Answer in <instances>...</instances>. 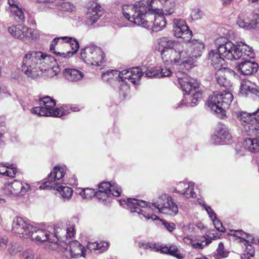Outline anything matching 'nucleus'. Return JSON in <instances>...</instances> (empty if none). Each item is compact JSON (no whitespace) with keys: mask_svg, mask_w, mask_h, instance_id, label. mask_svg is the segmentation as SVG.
<instances>
[{"mask_svg":"<svg viewBox=\"0 0 259 259\" xmlns=\"http://www.w3.org/2000/svg\"><path fill=\"white\" fill-rule=\"evenodd\" d=\"M184 42H178L167 37L157 40L155 50L160 53L163 62L166 65H178L179 70L186 68L183 73L195 67L196 59L200 57L205 49L202 41L192 39L193 33H175Z\"/></svg>","mask_w":259,"mask_h":259,"instance_id":"f257e3e1","label":"nucleus"},{"mask_svg":"<svg viewBox=\"0 0 259 259\" xmlns=\"http://www.w3.org/2000/svg\"><path fill=\"white\" fill-rule=\"evenodd\" d=\"M58 57L57 60L50 55L41 51H29L24 56L22 62V70L28 77L32 78L41 75L53 77L58 74L60 69L57 61L68 59L72 56L70 51L61 53L55 50L51 51Z\"/></svg>","mask_w":259,"mask_h":259,"instance_id":"f03ea898","label":"nucleus"},{"mask_svg":"<svg viewBox=\"0 0 259 259\" xmlns=\"http://www.w3.org/2000/svg\"><path fill=\"white\" fill-rule=\"evenodd\" d=\"M127 204V208L132 212H137L140 215L143 216L147 220L153 221L160 220L162 224L169 232H171L176 229L174 223H169L166 221L160 219L157 215L151 213L155 210L159 212L169 215H175L178 212L177 204L172 200L171 198L167 194L160 196L155 203L148 204L147 202L134 198H130L127 201H123Z\"/></svg>","mask_w":259,"mask_h":259,"instance_id":"7ed1b4c3","label":"nucleus"},{"mask_svg":"<svg viewBox=\"0 0 259 259\" xmlns=\"http://www.w3.org/2000/svg\"><path fill=\"white\" fill-rule=\"evenodd\" d=\"M226 69L217 70L215 74L218 84L224 89L222 92H213L209 96L207 102L208 106L221 118L225 115L226 109L229 107L233 99V96L230 92L232 84L227 79L225 72Z\"/></svg>","mask_w":259,"mask_h":259,"instance_id":"20e7f679","label":"nucleus"},{"mask_svg":"<svg viewBox=\"0 0 259 259\" xmlns=\"http://www.w3.org/2000/svg\"><path fill=\"white\" fill-rule=\"evenodd\" d=\"M159 0H142L135 3L131 9L132 17L131 22L138 26L149 28V22L145 19L148 14L160 12L154 4Z\"/></svg>","mask_w":259,"mask_h":259,"instance_id":"39448f33","label":"nucleus"},{"mask_svg":"<svg viewBox=\"0 0 259 259\" xmlns=\"http://www.w3.org/2000/svg\"><path fill=\"white\" fill-rule=\"evenodd\" d=\"M38 107L32 109V112L39 116H52L59 117L69 114V110L74 112L79 111L78 107H69L67 106L62 107L61 109L54 108L56 105L55 101L49 96L40 98Z\"/></svg>","mask_w":259,"mask_h":259,"instance_id":"423d86ee","label":"nucleus"},{"mask_svg":"<svg viewBox=\"0 0 259 259\" xmlns=\"http://www.w3.org/2000/svg\"><path fill=\"white\" fill-rule=\"evenodd\" d=\"M81 57L87 64L100 66L104 62L105 55L102 50L96 46L87 47L81 50Z\"/></svg>","mask_w":259,"mask_h":259,"instance_id":"0eeeda50","label":"nucleus"},{"mask_svg":"<svg viewBox=\"0 0 259 259\" xmlns=\"http://www.w3.org/2000/svg\"><path fill=\"white\" fill-rule=\"evenodd\" d=\"M34 229V226L21 217H16L13 220L12 231L19 237L26 239L30 238Z\"/></svg>","mask_w":259,"mask_h":259,"instance_id":"6e6552de","label":"nucleus"},{"mask_svg":"<svg viewBox=\"0 0 259 259\" xmlns=\"http://www.w3.org/2000/svg\"><path fill=\"white\" fill-rule=\"evenodd\" d=\"M4 193L10 197L22 196L30 190L28 184L17 180L6 183L3 187Z\"/></svg>","mask_w":259,"mask_h":259,"instance_id":"1a4fd4ad","label":"nucleus"},{"mask_svg":"<svg viewBox=\"0 0 259 259\" xmlns=\"http://www.w3.org/2000/svg\"><path fill=\"white\" fill-rule=\"evenodd\" d=\"M232 136L228 127L222 123L218 124L215 134L211 136L210 142L214 145H224L230 143Z\"/></svg>","mask_w":259,"mask_h":259,"instance_id":"9d476101","label":"nucleus"},{"mask_svg":"<svg viewBox=\"0 0 259 259\" xmlns=\"http://www.w3.org/2000/svg\"><path fill=\"white\" fill-rule=\"evenodd\" d=\"M242 48L240 47L239 43L236 45L232 42H229L225 47L220 49V53L223 57L230 60H235L243 57Z\"/></svg>","mask_w":259,"mask_h":259,"instance_id":"9b49d317","label":"nucleus"},{"mask_svg":"<svg viewBox=\"0 0 259 259\" xmlns=\"http://www.w3.org/2000/svg\"><path fill=\"white\" fill-rule=\"evenodd\" d=\"M258 112L259 108L251 113L240 112L237 113V117L241 121L248 125V131H257L259 128V122L255 115Z\"/></svg>","mask_w":259,"mask_h":259,"instance_id":"f8f14e48","label":"nucleus"},{"mask_svg":"<svg viewBox=\"0 0 259 259\" xmlns=\"http://www.w3.org/2000/svg\"><path fill=\"white\" fill-rule=\"evenodd\" d=\"M243 146L245 150L248 151L252 154V162L258 166L259 140L257 138H246L244 140Z\"/></svg>","mask_w":259,"mask_h":259,"instance_id":"ddd939ff","label":"nucleus"},{"mask_svg":"<svg viewBox=\"0 0 259 259\" xmlns=\"http://www.w3.org/2000/svg\"><path fill=\"white\" fill-rule=\"evenodd\" d=\"M160 12L154 13V21L153 23L152 27L150 29L153 32H158L162 30L166 26V21L164 15H169L174 12L172 9H169L168 11L164 10V11L161 9H159Z\"/></svg>","mask_w":259,"mask_h":259,"instance_id":"4468645a","label":"nucleus"},{"mask_svg":"<svg viewBox=\"0 0 259 259\" xmlns=\"http://www.w3.org/2000/svg\"><path fill=\"white\" fill-rule=\"evenodd\" d=\"M176 84L180 85L182 90L188 95L198 89V83L196 80L186 75L184 77L178 76Z\"/></svg>","mask_w":259,"mask_h":259,"instance_id":"2eb2a0df","label":"nucleus"},{"mask_svg":"<svg viewBox=\"0 0 259 259\" xmlns=\"http://www.w3.org/2000/svg\"><path fill=\"white\" fill-rule=\"evenodd\" d=\"M54 229V234L57 243L61 242L67 244V239L73 237L75 233L74 226H71L66 229L55 226Z\"/></svg>","mask_w":259,"mask_h":259,"instance_id":"dca6fc26","label":"nucleus"},{"mask_svg":"<svg viewBox=\"0 0 259 259\" xmlns=\"http://www.w3.org/2000/svg\"><path fill=\"white\" fill-rule=\"evenodd\" d=\"M34 230L32 232V235L30 238L36 242H42L49 241L50 242L57 243L56 238L54 235L53 238L50 237V232L44 229H38L35 227Z\"/></svg>","mask_w":259,"mask_h":259,"instance_id":"f3484780","label":"nucleus"},{"mask_svg":"<svg viewBox=\"0 0 259 259\" xmlns=\"http://www.w3.org/2000/svg\"><path fill=\"white\" fill-rule=\"evenodd\" d=\"M258 66L257 63L250 61H245L238 63L236 68L241 74L248 75L256 72Z\"/></svg>","mask_w":259,"mask_h":259,"instance_id":"a211bd4d","label":"nucleus"},{"mask_svg":"<svg viewBox=\"0 0 259 259\" xmlns=\"http://www.w3.org/2000/svg\"><path fill=\"white\" fill-rule=\"evenodd\" d=\"M65 174L64 168L60 166H55L48 176L46 181L39 186L40 189H45L50 187L51 182L59 180L62 178Z\"/></svg>","mask_w":259,"mask_h":259,"instance_id":"6ab92c4d","label":"nucleus"},{"mask_svg":"<svg viewBox=\"0 0 259 259\" xmlns=\"http://www.w3.org/2000/svg\"><path fill=\"white\" fill-rule=\"evenodd\" d=\"M258 18L259 15L255 13L253 16L252 20L250 21L243 14H241L238 17L237 24L240 27L248 30L251 28H255L257 26Z\"/></svg>","mask_w":259,"mask_h":259,"instance_id":"aec40b11","label":"nucleus"},{"mask_svg":"<svg viewBox=\"0 0 259 259\" xmlns=\"http://www.w3.org/2000/svg\"><path fill=\"white\" fill-rule=\"evenodd\" d=\"M221 53L211 50L208 54V59L211 65L217 70L226 69L225 60L221 57Z\"/></svg>","mask_w":259,"mask_h":259,"instance_id":"412c9836","label":"nucleus"},{"mask_svg":"<svg viewBox=\"0 0 259 259\" xmlns=\"http://www.w3.org/2000/svg\"><path fill=\"white\" fill-rule=\"evenodd\" d=\"M84 74L79 70L67 68L64 69L63 71V76L65 79L69 82H76L82 79Z\"/></svg>","mask_w":259,"mask_h":259,"instance_id":"4be33fe9","label":"nucleus"},{"mask_svg":"<svg viewBox=\"0 0 259 259\" xmlns=\"http://www.w3.org/2000/svg\"><path fill=\"white\" fill-rule=\"evenodd\" d=\"M192 95L189 98V100L186 97L183 98L178 105L179 107L184 106L187 107H193L197 104V102L201 99L202 95L200 90L198 89L194 91Z\"/></svg>","mask_w":259,"mask_h":259,"instance_id":"5701e85b","label":"nucleus"},{"mask_svg":"<svg viewBox=\"0 0 259 259\" xmlns=\"http://www.w3.org/2000/svg\"><path fill=\"white\" fill-rule=\"evenodd\" d=\"M257 85L256 83L249 80L244 81L240 86V92L242 94L248 96L249 94H252L257 96L259 93L257 89Z\"/></svg>","mask_w":259,"mask_h":259,"instance_id":"b1692460","label":"nucleus"},{"mask_svg":"<svg viewBox=\"0 0 259 259\" xmlns=\"http://www.w3.org/2000/svg\"><path fill=\"white\" fill-rule=\"evenodd\" d=\"M66 249H69L72 257L81 256L83 253V247L77 241L73 240L68 242Z\"/></svg>","mask_w":259,"mask_h":259,"instance_id":"393cba45","label":"nucleus"},{"mask_svg":"<svg viewBox=\"0 0 259 259\" xmlns=\"http://www.w3.org/2000/svg\"><path fill=\"white\" fill-rule=\"evenodd\" d=\"M108 182H102L99 185V190L95 192V197L99 200L105 201L110 197V191L107 190L106 188L109 187Z\"/></svg>","mask_w":259,"mask_h":259,"instance_id":"a878e982","label":"nucleus"},{"mask_svg":"<svg viewBox=\"0 0 259 259\" xmlns=\"http://www.w3.org/2000/svg\"><path fill=\"white\" fill-rule=\"evenodd\" d=\"M160 252L168 254L177 257L178 259H182L183 257V256L180 253L177 246L175 245L162 247L161 248H160Z\"/></svg>","mask_w":259,"mask_h":259,"instance_id":"bb28decb","label":"nucleus"},{"mask_svg":"<svg viewBox=\"0 0 259 259\" xmlns=\"http://www.w3.org/2000/svg\"><path fill=\"white\" fill-rule=\"evenodd\" d=\"M174 27L175 32H192L186 21L183 19H174Z\"/></svg>","mask_w":259,"mask_h":259,"instance_id":"cd10ccee","label":"nucleus"},{"mask_svg":"<svg viewBox=\"0 0 259 259\" xmlns=\"http://www.w3.org/2000/svg\"><path fill=\"white\" fill-rule=\"evenodd\" d=\"M102 78L107 81L115 80L120 84V72L117 70H110L106 71L103 74Z\"/></svg>","mask_w":259,"mask_h":259,"instance_id":"c85d7f7f","label":"nucleus"},{"mask_svg":"<svg viewBox=\"0 0 259 259\" xmlns=\"http://www.w3.org/2000/svg\"><path fill=\"white\" fill-rule=\"evenodd\" d=\"M10 12L11 13V15L14 17V19L17 22L25 21V9H23L20 6L15 8L14 7L13 9H11Z\"/></svg>","mask_w":259,"mask_h":259,"instance_id":"c756f323","label":"nucleus"},{"mask_svg":"<svg viewBox=\"0 0 259 259\" xmlns=\"http://www.w3.org/2000/svg\"><path fill=\"white\" fill-rule=\"evenodd\" d=\"M55 4L57 9L61 11L69 12L73 11L75 9L72 4L63 0H56Z\"/></svg>","mask_w":259,"mask_h":259,"instance_id":"7c9ffc66","label":"nucleus"},{"mask_svg":"<svg viewBox=\"0 0 259 259\" xmlns=\"http://www.w3.org/2000/svg\"><path fill=\"white\" fill-rule=\"evenodd\" d=\"M54 188L59 192L64 200H68L71 198L73 193V191L71 188L58 185L56 187H54Z\"/></svg>","mask_w":259,"mask_h":259,"instance_id":"2f4dec72","label":"nucleus"},{"mask_svg":"<svg viewBox=\"0 0 259 259\" xmlns=\"http://www.w3.org/2000/svg\"><path fill=\"white\" fill-rule=\"evenodd\" d=\"M128 73L131 75V82L134 84H138L144 74V72L139 67H135L131 69V72Z\"/></svg>","mask_w":259,"mask_h":259,"instance_id":"473e14b6","label":"nucleus"},{"mask_svg":"<svg viewBox=\"0 0 259 259\" xmlns=\"http://www.w3.org/2000/svg\"><path fill=\"white\" fill-rule=\"evenodd\" d=\"M12 35L17 39L24 41H30L36 40L37 39V33H11Z\"/></svg>","mask_w":259,"mask_h":259,"instance_id":"72a5a7b5","label":"nucleus"},{"mask_svg":"<svg viewBox=\"0 0 259 259\" xmlns=\"http://www.w3.org/2000/svg\"><path fill=\"white\" fill-rule=\"evenodd\" d=\"M228 234L229 235L237 237L239 239V242L241 244L247 243L246 238H248V234L243 232L242 230H231L228 233Z\"/></svg>","mask_w":259,"mask_h":259,"instance_id":"f704fd0d","label":"nucleus"},{"mask_svg":"<svg viewBox=\"0 0 259 259\" xmlns=\"http://www.w3.org/2000/svg\"><path fill=\"white\" fill-rule=\"evenodd\" d=\"M70 38L69 36H62L55 37L52 41L50 45V51H54L55 49V47L58 45H62L64 44L66 46L67 42L69 41Z\"/></svg>","mask_w":259,"mask_h":259,"instance_id":"c9c22d12","label":"nucleus"},{"mask_svg":"<svg viewBox=\"0 0 259 259\" xmlns=\"http://www.w3.org/2000/svg\"><path fill=\"white\" fill-rule=\"evenodd\" d=\"M187 185L188 186L186 188L185 191L182 192V195L186 198H196V194L193 191L194 183L189 182Z\"/></svg>","mask_w":259,"mask_h":259,"instance_id":"e433bc0d","label":"nucleus"},{"mask_svg":"<svg viewBox=\"0 0 259 259\" xmlns=\"http://www.w3.org/2000/svg\"><path fill=\"white\" fill-rule=\"evenodd\" d=\"M108 184L110 185L109 187H107L106 188L107 190L110 191L109 196H114L115 197H118L120 196L121 193V189L120 187L116 183H111L109 182H108Z\"/></svg>","mask_w":259,"mask_h":259,"instance_id":"4c0bfd02","label":"nucleus"},{"mask_svg":"<svg viewBox=\"0 0 259 259\" xmlns=\"http://www.w3.org/2000/svg\"><path fill=\"white\" fill-rule=\"evenodd\" d=\"M70 39L66 44V47L71 48L72 51H70V53H72V56L76 54L79 48V45L78 41L75 38L69 37Z\"/></svg>","mask_w":259,"mask_h":259,"instance_id":"58836bf2","label":"nucleus"},{"mask_svg":"<svg viewBox=\"0 0 259 259\" xmlns=\"http://www.w3.org/2000/svg\"><path fill=\"white\" fill-rule=\"evenodd\" d=\"M8 32H27L29 29L22 24L13 25L8 27Z\"/></svg>","mask_w":259,"mask_h":259,"instance_id":"ea45409f","label":"nucleus"},{"mask_svg":"<svg viewBox=\"0 0 259 259\" xmlns=\"http://www.w3.org/2000/svg\"><path fill=\"white\" fill-rule=\"evenodd\" d=\"M95 191L93 189H82L79 192V194L83 199H90L93 196H95Z\"/></svg>","mask_w":259,"mask_h":259,"instance_id":"a19ab883","label":"nucleus"},{"mask_svg":"<svg viewBox=\"0 0 259 259\" xmlns=\"http://www.w3.org/2000/svg\"><path fill=\"white\" fill-rule=\"evenodd\" d=\"M239 45H240V47L242 48V53L243 55H244L245 56H248L250 57H253V50L251 47H249V46L246 45L243 42H239Z\"/></svg>","mask_w":259,"mask_h":259,"instance_id":"79ce46f5","label":"nucleus"},{"mask_svg":"<svg viewBox=\"0 0 259 259\" xmlns=\"http://www.w3.org/2000/svg\"><path fill=\"white\" fill-rule=\"evenodd\" d=\"M133 6L132 5H124L122 6V13L123 16L131 22V20H132L131 9H132Z\"/></svg>","mask_w":259,"mask_h":259,"instance_id":"37998d69","label":"nucleus"},{"mask_svg":"<svg viewBox=\"0 0 259 259\" xmlns=\"http://www.w3.org/2000/svg\"><path fill=\"white\" fill-rule=\"evenodd\" d=\"M158 78L168 77L171 75L172 71L166 67L160 68L157 69Z\"/></svg>","mask_w":259,"mask_h":259,"instance_id":"c03bdc74","label":"nucleus"},{"mask_svg":"<svg viewBox=\"0 0 259 259\" xmlns=\"http://www.w3.org/2000/svg\"><path fill=\"white\" fill-rule=\"evenodd\" d=\"M229 42H231L229 39L225 37H220L215 40V44L218 47V52H220V49L221 47H225V45Z\"/></svg>","mask_w":259,"mask_h":259,"instance_id":"a18cd8bd","label":"nucleus"},{"mask_svg":"<svg viewBox=\"0 0 259 259\" xmlns=\"http://www.w3.org/2000/svg\"><path fill=\"white\" fill-rule=\"evenodd\" d=\"M190 16L192 20H197L202 18L203 12L200 9L195 8L192 10Z\"/></svg>","mask_w":259,"mask_h":259,"instance_id":"49530a36","label":"nucleus"},{"mask_svg":"<svg viewBox=\"0 0 259 259\" xmlns=\"http://www.w3.org/2000/svg\"><path fill=\"white\" fill-rule=\"evenodd\" d=\"M242 248L244 249V251L251 256H253L254 254V249L251 244L249 243V241L247 240L246 243H242Z\"/></svg>","mask_w":259,"mask_h":259,"instance_id":"de8ad7c7","label":"nucleus"},{"mask_svg":"<svg viewBox=\"0 0 259 259\" xmlns=\"http://www.w3.org/2000/svg\"><path fill=\"white\" fill-rule=\"evenodd\" d=\"M131 72V69H128L127 70H123L122 71H119L120 72V82H125V79H127L131 82V75H130V73H128Z\"/></svg>","mask_w":259,"mask_h":259,"instance_id":"09e8293b","label":"nucleus"},{"mask_svg":"<svg viewBox=\"0 0 259 259\" xmlns=\"http://www.w3.org/2000/svg\"><path fill=\"white\" fill-rule=\"evenodd\" d=\"M213 225L215 229L220 232H224L225 231V229L223 227L222 223L221 222L215 217L213 219H212Z\"/></svg>","mask_w":259,"mask_h":259,"instance_id":"8fccbe9b","label":"nucleus"},{"mask_svg":"<svg viewBox=\"0 0 259 259\" xmlns=\"http://www.w3.org/2000/svg\"><path fill=\"white\" fill-rule=\"evenodd\" d=\"M7 166H9V168H7V172H6L5 176L14 178L17 172L16 169L14 167V165L8 164Z\"/></svg>","mask_w":259,"mask_h":259,"instance_id":"3c124183","label":"nucleus"},{"mask_svg":"<svg viewBox=\"0 0 259 259\" xmlns=\"http://www.w3.org/2000/svg\"><path fill=\"white\" fill-rule=\"evenodd\" d=\"M101 13L99 12H91L90 11H88V18L92 22H96L101 16Z\"/></svg>","mask_w":259,"mask_h":259,"instance_id":"603ef678","label":"nucleus"},{"mask_svg":"<svg viewBox=\"0 0 259 259\" xmlns=\"http://www.w3.org/2000/svg\"><path fill=\"white\" fill-rule=\"evenodd\" d=\"M188 184L185 182H180L177 184L176 187L175 188L174 192L176 193L182 194V192L185 191L186 188L188 186Z\"/></svg>","mask_w":259,"mask_h":259,"instance_id":"864d4df0","label":"nucleus"},{"mask_svg":"<svg viewBox=\"0 0 259 259\" xmlns=\"http://www.w3.org/2000/svg\"><path fill=\"white\" fill-rule=\"evenodd\" d=\"M158 74L157 73V69H147L145 71V77L149 78H158Z\"/></svg>","mask_w":259,"mask_h":259,"instance_id":"5fc2aeb1","label":"nucleus"},{"mask_svg":"<svg viewBox=\"0 0 259 259\" xmlns=\"http://www.w3.org/2000/svg\"><path fill=\"white\" fill-rule=\"evenodd\" d=\"M8 243V239L7 237L0 236V250L5 249Z\"/></svg>","mask_w":259,"mask_h":259,"instance_id":"6e6d98bb","label":"nucleus"},{"mask_svg":"<svg viewBox=\"0 0 259 259\" xmlns=\"http://www.w3.org/2000/svg\"><path fill=\"white\" fill-rule=\"evenodd\" d=\"M8 251L10 254L15 255L19 251V250L16 247V244L12 243L9 244Z\"/></svg>","mask_w":259,"mask_h":259,"instance_id":"4d7b16f0","label":"nucleus"},{"mask_svg":"<svg viewBox=\"0 0 259 259\" xmlns=\"http://www.w3.org/2000/svg\"><path fill=\"white\" fill-rule=\"evenodd\" d=\"M101 9V6L99 4L95 3L92 5L91 9H89V11H90L91 12H96L102 14Z\"/></svg>","mask_w":259,"mask_h":259,"instance_id":"13d9d810","label":"nucleus"},{"mask_svg":"<svg viewBox=\"0 0 259 259\" xmlns=\"http://www.w3.org/2000/svg\"><path fill=\"white\" fill-rule=\"evenodd\" d=\"M160 248L161 247L160 246H158L156 244V243H149V246H148V249L150 250L151 251H160Z\"/></svg>","mask_w":259,"mask_h":259,"instance_id":"bf43d9fd","label":"nucleus"},{"mask_svg":"<svg viewBox=\"0 0 259 259\" xmlns=\"http://www.w3.org/2000/svg\"><path fill=\"white\" fill-rule=\"evenodd\" d=\"M8 3L10 6V10L11 9H13L14 7H19V4L15 0H8Z\"/></svg>","mask_w":259,"mask_h":259,"instance_id":"052dcab7","label":"nucleus"},{"mask_svg":"<svg viewBox=\"0 0 259 259\" xmlns=\"http://www.w3.org/2000/svg\"><path fill=\"white\" fill-rule=\"evenodd\" d=\"M8 168H9V166L7 165H4L3 164H0V174L5 175Z\"/></svg>","mask_w":259,"mask_h":259,"instance_id":"680f3d73","label":"nucleus"},{"mask_svg":"<svg viewBox=\"0 0 259 259\" xmlns=\"http://www.w3.org/2000/svg\"><path fill=\"white\" fill-rule=\"evenodd\" d=\"M192 245L193 248L199 249H202L204 246L203 244L198 242L192 243Z\"/></svg>","mask_w":259,"mask_h":259,"instance_id":"e2e57ef3","label":"nucleus"},{"mask_svg":"<svg viewBox=\"0 0 259 259\" xmlns=\"http://www.w3.org/2000/svg\"><path fill=\"white\" fill-rule=\"evenodd\" d=\"M218 253V255H220L221 257L225 258L228 256L229 252L223 249L222 251H221Z\"/></svg>","mask_w":259,"mask_h":259,"instance_id":"0e129e2a","label":"nucleus"},{"mask_svg":"<svg viewBox=\"0 0 259 259\" xmlns=\"http://www.w3.org/2000/svg\"><path fill=\"white\" fill-rule=\"evenodd\" d=\"M149 242H143L139 243V247L145 249H148Z\"/></svg>","mask_w":259,"mask_h":259,"instance_id":"69168bd1","label":"nucleus"},{"mask_svg":"<svg viewBox=\"0 0 259 259\" xmlns=\"http://www.w3.org/2000/svg\"><path fill=\"white\" fill-rule=\"evenodd\" d=\"M105 243L106 244V246H105L104 245L101 246L100 244L97 243L96 244V249L105 250L108 246V244L107 243Z\"/></svg>","mask_w":259,"mask_h":259,"instance_id":"338daca9","label":"nucleus"},{"mask_svg":"<svg viewBox=\"0 0 259 259\" xmlns=\"http://www.w3.org/2000/svg\"><path fill=\"white\" fill-rule=\"evenodd\" d=\"M236 155H237V156L239 157V156H242V155H244V151L242 150V149H236Z\"/></svg>","mask_w":259,"mask_h":259,"instance_id":"774afa93","label":"nucleus"}]
</instances>
